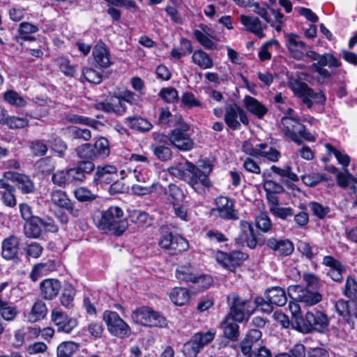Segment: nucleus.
Wrapping results in <instances>:
<instances>
[{"label": "nucleus", "mask_w": 357, "mask_h": 357, "mask_svg": "<svg viewBox=\"0 0 357 357\" xmlns=\"http://www.w3.org/2000/svg\"><path fill=\"white\" fill-rule=\"evenodd\" d=\"M130 221L139 227H148L152 225L153 218L145 211H132L129 214Z\"/></svg>", "instance_id": "c9c22d12"}, {"label": "nucleus", "mask_w": 357, "mask_h": 357, "mask_svg": "<svg viewBox=\"0 0 357 357\" xmlns=\"http://www.w3.org/2000/svg\"><path fill=\"white\" fill-rule=\"evenodd\" d=\"M95 107L98 110H102L108 113H115L119 115L125 113L126 109V105L121 97L116 98L109 102H98L95 105Z\"/></svg>", "instance_id": "cd10ccee"}, {"label": "nucleus", "mask_w": 357, "mask_h": 357, "mask_svg": "<svg viewBox=\"0 0 357 357\" xmlns=\"http://www.w3.org/2000/svg\"><path fill=\"white\" fill-rule=\"evenodd\" d=\"M227 302L229 306V312L227 316L231 317L238 322L243 321L248 310V301L241 298L236 293H231L227 296Z\"/></svg>", "instance_id": "4468645a"}, {"label": "nucleus", "mask_w": 357, "mask_h": 357, "mask_svg": "<svg viewBox=\"0 0 357 357\" xmlns=\"http://www.w3.org/2000/svg\"><path fill=\"white\" fill-rule=\"evenodd\" d=\"M306 56L316 61L311 65V70L317 73L322 79H328L331 76V73L325 68V66H327L330 68H339L342 65L341 61L330 53L319 54L314 51L309 50L307 51Z\"/></svg>", "instance_id": "20e7f679"}, {"label": "nucleus", "mask_w": 357, "mask_h": 357, "mask_svg": "<svg viewBox=\"0 0 357 357\" xmlns=\"http://www.w3.org/2000/svg\"><path fill=\"white\" fill-rule=\"evenodd\" d=\"M117 178V168L114 165H98L94 175L95 182L109 183Z\"/></svg>", "instance_id": "4be33fe9"}, {"label": "nucleus", "mask_w": 357, "mask_h": 357, "mask_svg": "<svg viewBox=\"0 0 357 357\" xmlns=\"http://www.w3.org/2000/svg\"><path fill=\"white\" fill-rule=\"evenodd\" d=\"M102 319L107 325L108 331L112 335L124 337L129 336L130 334V326L120 317L117 312L106 310L103 313Z\"/></svg>", "instance_id": "0eeeda50"}, {"label": "nucleus", "mask_w": 357, "mask_h": 357, "mask_svg": "<svg viewBox=\"0 0 357 357\" xmlns=\"http://www.w3.org/2000/svg\"><path fill=\"white\" fill-rule=\"evenodd\" d=\"M261 332L257 329H252L248 332L240 344L241 352L247 357L252 353V347L255 344L260 345L261 341Z\"/></svg>", "instance_id": "412c9836"}, {"label": "nucleus", "mask_w": 357, "mask_h": 357, "mask_svg": "<svg viewBox=\"0 0 357 357\" xmlns=\"http://www.w3.org/2000/svg\"><path fill=\"white\" fill-rule=\"evenodd\" d=\"M75 295V289L73 285L70 284H66L61 297V303L62 305L66 307H72Z\"/></svg>", "instance_id": "3c124183"}, {"label": "nucleus", "mask_w": 357, "mask_h": 357, "mask_svg": "<svg viewBox=\"0 0 357 357\" xmlns=\"http://www.w3.org/2000/svg\"><path fill=\"white\" fill-rule=\"evenodd\" d=\"M159 245L169 251L172 255L183 252L188 248V241L180 236H174L171 232L162 234L159 241Z\"/></svg>", "instance_id": "ddd939ff"}, {"label": "nucleus", "mask_w": 357, "mask_h": 357, "mask_svg": "<svg viewBox=\"0 0 357 357\" xmlns=\"http://www.w3.org/2000/svg\"><path fill=\"white\" fill-rule=\"evenodd\" d=\"M93 56L96 65L102 68L111 65L109 50L103 43H98L93 50Z\"/></svg>", "instance_id": "393cba45"}, {"label": "nucleus", "mask_w": 357, "mask_h": 357, "mask_svg": "<svg viewBox=\"0 0 357 357\" xmlns=\"http://www.w3.org/2000/svg\"><path fill=\"white\" fill-rule=\"evenodd\" d=\"M76 153L79 158L95 160V153L91 144H84L76 149Z\"/></svg>", "instance_id": "680f3d73"}, {"label": "nucleus", "mask_w": 357, "mask_h": 357, "mask_svg": "<svg viewBox=\"0 0 357 357\" xmlns=\"http://www.w3.org/2000/svg\"><path fill=\"white\" fill-rule=\"evenodd\" d=\"M94 169V164L89 160L79 162L76 167L68 169L70 182L84 181L86 178V174L91 173Z\"/></svg>", "instance_id": "f3484780"}, {"label": "nucleus", "mask_w": 357, "mask_h": 357, "mask_svg": "<svg viewBox=\"0 0 357 357\" xmlns=\"http://www.w3.org/2000/svg\"><path fill=\"white\" fill-rule=\"evenodd\" d=\"M323 263L331 268L328 271V275L334 281H342V272L344 271V268L340 261L331 256H326L324 258Z\"/></svg>", "instance_id": "2f4dec72"}, {"label": "nucleus", "mask_w": 357, "mask_h": 357, "mask_svg": "<svg viewBox=\"0 0 357 357\" xmlns=\"http://www.w3.org/2000/svg\"><path fill=\"white\" fill-rule=\"evenodd\" d=\"M216 329L210 328L206 332H198L192 336V339L202 349L204 346L209 344L215 337Z\"/></svg>", "instance_id": "a19ab883"}, {"label": "nucleus", "mask_w": 357, "mask_h": 357, "mask_svg": "<svg viewBox=\"0 0 357 357\" xmlns=\"http://www.w3.org/2000/svg\"><path fill=\"white\" fill-rule=\"evenodd\" d=\"M257 228L264 232L268 231L271 228V222L268 215L265 213H261L255 219Z\"/></svg>", "instance_id": "69168bd1"}, {"label": "nucleus", "mask_w": 357, "mask_h": 357, "mask_svg": "<svg viewBox=\"0 0 357 357\" xmlns=\"http://www.w3.org/2000/svg\"><path fill=\"white\" fill-rule=\"evenodd\" d=\"M19 239L15 235L6 238L1 243V255L7 260L14 259L18 252Z\"/></svg>", "instance_id": "b1692460"}, {"label": "nucleus", "mask_w": 357, "mask_h": 357, "mask_svg": "<svg viewBox=\"0 0 357 357\" xmlns=\"http://www.w3.org/2000/svg\"><path fill=\"white\" fill-rule=\"evenodd\" d=\"M132 319L136 324L149 326L165 328L167 326L166 319L149 307H142L131 314Z\"/></svg>", "instance_id": "39448f33"}, {"label": "nucleus", "mask_w": 357, "mask_h": 357, "mask_svg": "<svg viewBox=\"0 0 357 357\" xmlns=\"http://www.w3.org/2000/svg\"><path fill=\"white\" fill-rule=\"evenodd\" d=\"M297 321L298 325L302 326L305 332H310L312 329L323 332L327 328L328 325L327 316L317 310L307 312L305 317L301 318Z\"/></svg>", "instance_id": "6e6552de"}, {"label": "nucleus", "mask_w": 357, "mask_h": 357, "mask_svg": "<svg viewBox=\"0 0 357 357\" xmlns=\"http://www.w3.org/2000/svg\"><path fill=\"white\" fill-rule=\"evenodd\" d=\"M266 298L273 305L283 306L287 301L285 291L279 287H274L268 289L265 293Z\"/></svg>", "instance_id": "473e14b6"}, {"label": "nucleus", "mask_w": 357, "mask_h": 357, "mask_svg": "<svg viewBox=\"0 0 357 357\" xmlns=\"http://www.w3.org/2000/svg\"><path fill=\"white\" fill-rule=\"evenodd\" d=\"M3 176L10 181L16 182L18 188L24 194L31 193L34 191V185L31 180L26 175L18 172L8 171L3 173Z\"/></svg>", "instance_id": "a211bd4d"}, {"label": "nucleus", "mask_w": 357, "mask_h": 357, "mask_svg": "<svg viewBox=\"0 0 357 357\" xmlns=\"http://www.w3.org/2000/svg\"><path fill=\"white\" fill-rule=\"evenodd\" d=\"M201 350L202 349L192 337L184 344L183 348V352L185 357H196Z\"/></svg>", "instance_id": "0e129e2a"}, {"label": "nucleus", "mask_w": 357, "mask_h": 357, "mask_svg": "<svg viewBox=\"0 0 357 357\" xmlns=\"http://www.w3.org/2000/svg\"><path fill=\"white\" fill-rule=\"evenodd\" d=\"M287 47L291 55L296 60H303L305 43L300 40L298 35L289 33L286 36Z\"/></svg>", "instance_id": "aec40b11"}, {"label": "nucleus", "mask_w": 357, "mask_h": 357, "mask_svg": "<svg viewBox=\"0 0 357 357\" xmlns=\"http://www.w3.org/2000/svg\"><path fill=\"white\" fill-rule=\"evenodd\" d=\"M176 277L180 280L192 282L195 275L190 265H185L181 266L176 269Z\"/></svg>", "instance_id": "09e8293b"}, {"label": "nucleus", "mask_w": 357, "mask_h": 357, "mask_svg": "<svg viewBox=\"0 0 357 357\" xmlns=\"http://www.w3.org/2000/svg\"><path fill=\"white\" fill-rule=\"evenodd\" d=\"M43 228L54 231L56 227L52 222L45 221L39 217H35L30 220L26 221L24 225L23 231L26 237L29 238H38L40 237Z\"/></svg>", "instance_id": "2eb2a0df"}, {"label": "nucleus", "mask_w": 357, "mask_h": 357, "mask_svg": "<svg viewBox=\"0 0 357 357\" xmlns=\"http://www.w3.org/2000/svg\"><path fill=\"white\" fill-rule=\"evenodd\" d=\"M301 180L303 183L307 186L313 187L317 185L322 181L326 180L324 175L319 173L311 172L307 174H304L301 176Z\"/></svg>", "instance_id": "5fc2aeb1"}, {"label": "nucleus", "mask_w": 357, "mask_h": 357, "mask_svg": "<svg viewBox=\"0 0 357 357\" xmlns=\"http://www.w3.org/2000/svg\"><path fill=\"white\" fill-rule=\"evenodd\" d=\"M29 121L24 117L8 116L5 119L6 124L11 129H20L28 126Z\"/></svg>", "instance_id": "052dcab7"}, {"label": "nucleus", "mask_w": 357, "mask_h": 357, "mask_svg": "<svg viewBox=\"0 0 357 357\" xmlns=\"http://www.w3.org/2000/svg\"><path fill=\"white\" fill-rule=\"evenodd\" d=\"M243 102L246 109L258 119H263L268 112L267 107L252 96H245Z\"/></svg>", "instance_id": "bb28decb"}, {"label": "nucleus", "mask_w": 357, "mask_h": 357, "mask_svg": "<svg viewBox=\"0 0 357 357\" xmlns=\"http://www.w3.org/2000/svg\"><path fill=\"white\" fill-rule=\"evenodd\" d=\"M325 148L326 149L328 154L334 155L338 162L342 166L343 169H347L351 161L349 155L340 151L339 150H337L336 148H335L333 146L328 143L325 144Z\"/></svg>", "instance_id": "79ce46f5"}, {"label": "nucleus", "mask_w": 357, "mask_h": 357, "mask_svg": "<svg viewBox=\"0 0 357 357\" xmlns=\"http://www.w3.org/2000/svg\"><path fill=\"white\" fill-rule=\"evenodd\" d=\"M38 28L33 24L29 22H22L18 28V33L20 38L24 40H33L34 38L30 36V34L36 33Z\"/></svg>", "instance_id": "de8ad7c7"}, {"label": "nucleus", "mask_w": 357, "mask_h": 357, "mask_svg": "<svg viewBox=\"0 0 357 357\" xmlns=\"http://www.w3.org/2000/svg\"><path fill=\"white\" fill-rule=\"evenodd\" d=\"M68 132L73 139H79L89 141L91 137V131L86 128L71 126L68 128Z\"/></svg>", "instance_id": "603ef678"}, {"label": "nucleus", "mask_w": 357, "mask_h": 357, "mask_svg": "<svg viewBox=\"0 0 357 357\" xmlns=\"http://www.w3.org/2000/svg\"><path fill=\"white\" fill-rule=\"evenodd\" d=\"M288 86L296 96L302 99L303 102L308 108H312L314 103L321 104L326 100V97L321 91L316 92L306 83L299 79H289Z\"/></svg>", "instance_id": "7ed1b4c3"}, {"label": "nucleus", "mask_w": 357, "mask_h": 357, "mask_svg": "<svg viewBox=\"0 0 357 357\" xmlns=\"http://www.w3.org/2000/svg\"><path fill=\"white\" fill-rule=\"evenodd\" d=\"M271 169L273 173L280 176L287 177L292 181H298L299 180L298 176L292 172L291 167L289 165L286 166L284 169L280 168L275 165H272Z\"/></svg>", "instance_id": "13d9d810"}, {"label": "nucleus", "mask_w": 357, "mask_h": 357, "mask_svg": "<svg viewBox=\"0 0 357 357\" xmlns=\"http://www.w3.org/2000/svg\"><path fill=\"white\" fill-rule=\"evenodd\" d=\"M344 171V173L338 172L337 174L336 178L338 185L344 188L351 182L357 184V178L349 172L348 169H345Z\"/></svg>", "instance_id": "6e6d98bb"}, {"label": "nucleus", "mask_w": 357, "mask_h": 357, "mask_svg": "<svg viewBox=\"0 0 357 357\" xmlns=\"http://www.w3.org/2000/svg\"><path fill=\"white\" fill-rule=\"evenodd\" d=\"M192 61L202 69H209L213 66L212 59L202 50H197L192 53Z\"/></svg>", "instance_id": "e433bc0d"}, {"label": "nucleus", "mask_w": 357, "mask_h": 357, "mask_svg": "<svg viewBox=\"0 0 357 357\" xmlns=\"http://www.w3.org/2000/svg\"><path fill=\"white\" fill-rule=\"evenodd\" d=\"M4 100L11 105L24 107L26 105V100L14 91H8L3 93Z\"/></svg>", "instance_id": "49530a36"}, {"label": "nucleus", "mask_w": 357, "mask_h": 357, "mask_svg": "<svg viewBox=\"0 0 357 357\" xmlns=\"http://www.w3.org/2000/svg\"><path fill=\"white\" fill-rule=\"evenodd\" d=\"M225 122L233 130L241 128V123L245 126L249 124L246 112L238 105L227 104L225 107Z\"/></svg>", "instance_id": "1a4fd4ad"}, {"label": "nucleus", "mask_w": 357, "mask_h": 357, "mask_svg": "<svg viewBox=\"0 0 357 357\" xmlns=\"http://www.w3.org/2000/svg\"><path fill=\"white\" fill-rule=\"evenodd\" d=\"M125 122L131 129L141 132L149 131L153 127L149 121L139 116L127 117Z\"/></svg>", "instance_id": "4c0bfd02"}, {"label": "nucleus", "mask_w": 357, "mask_h": 357, "mask_svg": "<svg viewBox=\"0 0 357 357\" xmlns=\"http://www.w3.org/2000/svg\"><path fill=\"white\" fill-rule=\"evenodd\" d=\"M51 317L58 331L66 333H70L77 324L75 319L69 318L66 314L56 309L52 310Z\"/></svg>", "instance_id": "dca6fc26"}, {"label": "nucleus", "mask_w": 357, "mask_h": 357, "mask_svg": "<svg viewBox=\"0 0 357 357\" xmlns=\"http://www.w3.org/2000/svg\"><path fill=\"white\" fill-rule=\"evenodd\" d=\"M76 199L80 202H89L96 199V196L89 189L81 187L74 190Z\"/></svg>", "instance_id": "774afa93"}, {"label": "nucleus", "mask_w": 357, "mask_h": 357, "mask_svg": "<svg viewBox=\"0 0 357 357\" xmlns=\"http://www.w3.org/2000/svg\"><path fill=\"white\" fill-rule=\"evenodd\" d=\"M30 150L34 156H44L48 150L47 144L43 140H34L31 142Z\"/></svg>", "instance_id": "bf43d9fd"}, {"label": "nucleus", "mask_w": 357, "mask_h": 357, "mask_svg": "<svg viewBox=\"0 0 357 357\" xmlns=\"http://www.w3.org/2000/svg\"><path fill=\"white\" fill-rule=\"evenodd\" d=\"M335 308L340 315L344 317L357 319V302L354 300H339L335 304Z\"/></svg>", "instance_id": "c756f323"}, {"label": "nucleus", "mask_w": 357, "mask_h": 357, "mask_svg": "<svg viewBox=\"0 0 357 357\" xmlns=\"http://www.w3.org/2000/svg\"><path fill=\"white\" fill-rule=\"evenodd\" d=\"M82 75L86 81L91 83L100 84L102 82V75L92 68H83Z\"/></svg>", "instance_id": "338daca9"}, {"label": "nucleus", "mask_w": 357, "mask_h": 357, "mask_svg": "<svg viewBox=\"0 0 357 357\" xmlns=\"http://www.w3.org/2000/svg\"><path fill=\"white\" fill-rule=\"evenodd\" d=\"M15 188L7 191L0 192L1 200L3 204L9 208H14L17 205V199L15 196Z\"/></svg>", "instance_id": "e2e57ef3"}, {"label": "nucleus", "mask_w": 357, "mask_h": 357, "mask_svg": "<svg viewBox=\"0 0 357 357\" xmlns=\"http://www.w3.org/2000/svg\"><path fill=\"white\" fill-rule=\"evenodd\" d=\"M78 344L73 342H63L57 347V357H70L78 350Z\"/></svg>", "instance_id": "c03bdc74"}, {"label": "nucleus", "mask_w": 357, "mask_h": 357, "mask_svg": "<svg viewBox=\"0 0 357 357\" xmlns=\"http://www.w3.org/2000/svg\"><path fill=\"white\" fill-rule=\"evenodd\" d=\"M295 293L297 294L296 298L306 305H313L318 303L321 300V295L315 291L301 286H296L294 288Z\"/></svg>", "instance_id": "6ab92c4d"}, {"label": "nucleus", "mask_w": 357, "mask_h": 357, "mask_svg": "<svg viewBox=\"0 0 357 357\" xmlns=\"http://www.w3.org/2000/svg\"><path fill=\"white\" fill-rule=\"evenodd\" d=\"M96 159L101 158H105L109 156L110 153L109 142L105 137H99L96 142L92 144Z\"/></svg>", "instance_id": "58836bf2"}, {"label": "nucleus", "mask_w": 357, "mask_h": 357, "mask_svg": "<svg viewBox=\"0 0 357 357\" xmlns=\"http://www.w3.org/2000/svg\"><path fill=\"white\" fill-rule=\"evenodd\" d=\"M123 215L122 209L116 206L97 213L93 220L96 225L102 232L120 236L128 226L127 220L123 218Z\"/></svg>", "instance_id": "f03ea898"}, {"label": "nucleus", "mask_w": 357, "mask_h": 357, "mask_svg": "<svg viewBox=\"0 0 357 357\" xmlns=\"http://www.w3.org/2000/svg\"><path fill=\"white\" fill-rule=\"evenodd\" d=\"M200 169L192 162L185 160L175 167L169 168V172L174 176L188 183L197 192L202 193L205 188L211 186L208 174L212 170V165L205 161L199 165Z\"/></svg>", "instance_id": "f257e3e1"}, {"label": "nucleus", "mask_w": 357, "mask_h": 357, "mask_svg": "<svg viewBox=\"0 0 357 357\" xmlns=\"http://www.w3.org/2000/svg\"><path fill=\"white\" fill-rule=\"evenodd\" d=\"M240 227L242 231L241 236L243 240L250 248H255L257 246V241L252 225L246 221H241Z\"/></svg>", "instance_id": "72a5a7b5"}, {"label": "nucleus", "mask_w": 357, "mask_h": 357, "mask_svg": "<svg viewBox=\"0 0 357 357\" xmlns=\"http://www.w3.org/2000/svg\"><path fill=\"white\" fill-rule=\"evenodd\" d=\"M169 298L175 305L181 306L188 303L190 294L185 288L175 287L171 291Z\"/></svg>", "instance_id": "ea45409f"}, {"label": "nucleus", "mask_w": 357, "mask_h": 357, "mask_svg": "<svg viewBox=\"0 0 357 357\" xmlns=\"http://www.w3.org/2000/svg\"><path fill=\"white\" fill-rule=\"evenodd\" d=\"M344 294L352 300H357V281L351 276L347 279Z\"/></svg>", "instance_id": "4d7b16f0"}, {"label": "nucleus", "mask_w": 357, "mask_h": 357, "mask_svg": "<svg viewBox=\"0 0 357 357\" xmlns=\"http://www.w3.org/2000/svg\"><path fill=\"white\" fill-rule=\"evenodd\" d=\"M47 313V308L45 302L37 300L33 305L28 315L30 322L34 323L43 319Z\"/></svg>", "instance_id": "f704fd0d"}, {"label": "nucleus", "mask_w": 357, "mask_h": 357, "mask_svg": "<svg viewBox=\"0 0 357 357\" xmlns=\"http://www.w3.org/2000/svg\"><path fill=\"white\" fill-rule=\"evenodd\" d=\"M40 290L43 296L47 300L55 298L61 289V284L58 280L45 279L40 282Z\"/></svg>", "instance_id": "c85d7f7f"}, {"label": "nucleus", "mask_w": 357, "mask_h": 357, "mask_svg": "<svg viewBox=\"0 0 357 357\" xmlns=\"http://www.w3.org/2000/svg\"><path fill=\"white\" fill-rule=\"evenodd\" d=\"M247 257L246 254L240 251H234L229 253L218 252L215 254L217 262L224 268L232 273L236 272V269L241 266L243 261L245 260Z\"/></svg>", "instance_id": "9b49d317"}, {"label": "nucleus", "mask_w": 357, "mask_h": 357, "mask_svg": "<svg viewBox=\"0 0 357 357\" xmlns=\"http://www.w3.org/2000/svg\"><path fill=\"white\" fill-rule=\"evenodd\" d=\"M240 21L248 31L253 33L259 38H264V29L266 28V26H262L259 18L241 15L240 16Z\"/></svg>", "instance_id": "a878e982"}, {"label": "nucleus", "mask_w": 357, "mask_h": 357, "mask_svg": "<svg viewBox=\"0 0 357 357\" xmlns=\"http://www.w3.org/2000/svg\"><path fill=\"white\" fill-rule=\"evenodd\" d=\"M51 201L58 207L65 208L69 206L70 202L67 194L60 190H54L51 192Z\"/></svg>", "instance_id": "a18cd8bd"}, {"label": "nucleus", "mask_w": 357, "mask_h": 357, "mask_svg": "<svg viewBox=\"0 0 357 357\" xmlns=\"http://www.w3.org/2000/svg\"><path fill=\"white\" fill-rule=\"evenodd\" d=\"M154 155L160 161L165 162L169 160L172 157V151L167 146L157 145L152 147Z\"/></svg>", "instance_id": "8fccbe9b"}, {"label": "nucleus", "mask_w": 357, "mask_h": 357, "mask_svg": "<svg viewBox=\"0 0 357 357\" xmlns=\"http://www.w3.org/2000/svg\"><path fill=\"white\" fill-rule=\"evenodd\" d=\"M190 126L185 123L180 124L175 128L169 135L171 144L181 151L191 150L194 146V142L188 132Z\"/></svg>", "instance_id": "9d476101"}, {"label": "nucleus", "mask_w": 357, "mask_h": 357, "mask_svg": "<svg viewBox=\"0 0 357 357\" xmlns=\"http://www.w3.org/2000/svg\"><path fill=\"white\" fill-rule=\"evenodd\" d=\"M266 245L278 255L282 256L290 255L294 250L293 243L288 239L271 238L267 240Z\"/></svg>", "instance_id": "5701e85b"}, {"label": "nucleus", "mask_w": 357, "mask_h": 357, "mask_svg": "<svg viewBox=\"0 0 357 357\" xmlns=\"http://www.w3.org/2000/svg\"><path fill=\"white\" fill-rule=\"evenodd\" d=\"M215 208L212 209L215 216L225 220H237L238 212L234 209V202L227 197L219 196L215 199Z\"/></svg>", "instance_id": "f8f14e48"}, {"label": "nucleus", "mask_w": 357, "mask_h": 357, "mask_svg": "<svg viewBox=\"0 0 357 357\" xmlns=\"http://www.w3.org/2000/svg\"><path fill=\"white\" fill-rule=\"evenodd\" d=\"M259 157L266 158L271 162H278L281 156L280 153L275 148L268 146L266 144H259Z\"/></svg>", "instance_id": "37998d69"}, {"label": "nucleus", "mask_w": 357, "mask_h": 357, "mask_svg": "<svg viewBox=\"0 0 357 357\" xmlns=\"http://www.w3.org/2000/svg\"><path fill=\"white\" fill-rule=\"evenodd\" d=\"M281 130L285 136L298 144L301 143V141L298 138V136L310 142L314 141V137L307 132L305 126L295 118L282 117L281 119Z\"/></svg>", "instance_id": "423d86ee"}, {"label": "nucleus", "mask_w": 357, "mask_h": 357, "mask_svg": "<svg viewBox=\"0 0 357 357\" xmlns=\"http://www.w3.org/2000/svg\"><path fill=\"white\" fill-rule=\"evenodd\" d=\"M194 36L197 41L206 49L207 50H216L217 44L215 43L211 36H206L203 35L201 32H199V29H196L194 31Z\"/></svg>", "instance_id": "864d4df0"}, {"label": "nucleus", "mask_w": 357, "mask_h": 357, "mask_svg": "<svg viewBox=\"0 0 357 357\" xmlns=\"http://www.w3.org/2000/svg\"><path fill=\"white\" fill-rule=\"evenodd\" d=\"M237 322L231 317L226 316L222 322L223 335L227 339L235 341L239 335V326Z\"/></svg>", "instance_id": "7c9ffc66"}]
</instances>
